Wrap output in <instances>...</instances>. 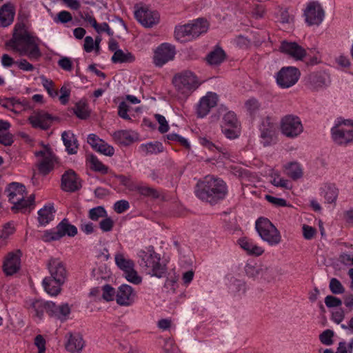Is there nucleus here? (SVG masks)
I'll list each match as a JSON object with an SVG mask.
<instances>
[{"instance_id":"1","label":"nucleus","mask_w":353,"mask_h":353,"mask_svg":"<svg viewBox=\"0 0 353 353\" xmlns=\"http://www.w3.org/2000/svg\"><path fill=\"white\" fill-rule=\"evenodd\" d=\"M40 39L29 32L23 23H17L12 38L6 46L21 56H27L32 61H37L42 56L39 44Z\"/></svg>"},{"instance_id":"2","label":"nucleus","mask_w":353,"mask_h":353,"mask_svg":"<svg viewBox=\"0 0 353 353\" xmlns=\"http://www.w3.org/2000/svg\"><path fill=\"white\" fill-rule=\"evenodd\" d=\"M194 192L199 199L214 204L225 197L228 188L222 179L208 175L198 181Z\"/></svg>"},{"instance_id":"3","label":"nucleus","mask_w":353,"mask_h":353,"mask_svg":"<svg viewBox=\"0 0 353 353\" xmlns=\"http://www.w3.org/2000/svg\"><path fill=\"white\" fill-rule=\"evenodd\" d=\"M176 97L185 101L200 85L197 77L191 71L176 74L172 79Z\"/></svg>"},{"instance_id":"4","label":"nucleus","mask_w":353,"mask_h":353,"mask_svg":"<svg viewBox=\"0 0 353 353\" xmlns=\"http://www.w3.org/2000/svg\"><path fill=\"white\" fill-rule=\"evenodd\" d=\"M139 263L141 266L145 268L151 276L162 278L165 276L166 268L160 263V256L154 252L152 246L140 250L138 253Z\"/></svg>"},{"instance_id":"5","label":"nucleus","mask_w":353,"mask_h":353,"mask_svg":"<svg viewBox=\"0 0 353 353\" xmlns=\"http://www.w3.org/2000/svg\"><path fill=\"white\" fill-rule=\"evenodd\" d=\"M208 28L209 24L207 20L199 18L191 23L176 26L174 30V37L178 41L185 42L205 33Z\"/></svg>"},{"instance_id":"6","label":"nucleus","mask_w":353,"mask_h":353,"mask_svg":"<svg viewBox=\"0 0 353 353\" xmlns=\"http://www.w3.org/2000/svg\"><path fill=\"white\" fill-rule=\"evenodd\" d=\"M6 191L9 201L13 204L11 209L14 212L25 211L32 205L34 199V196H30L29 199H25L26 187L20 183H10Z\"/></svg>"},{"instance_id":"7","label":"nucleus","mask_w":353,"mask_h":353,"mask_svg":"<svg viewBox=\"0 0 353 353\" xmlns=\"http://www.w3.org/2000/svg\"><path fill=\"white\" fill-rule=\"evenodd\" d=\"M330 133L332 140L337 145L346 147L353 144V120L338 121Z\"/></svg>"},{"instance_id":"8","label":"nucleus","mask_w":353,"mask_h":353,"mask_svg":"<svg viewBox=\"0 0 353 353\" xmlns=\"http://www.w3.org/2000/svg\"><path fill=\"white\" fill-rule=\"evenodd\" d=\"M255 227L260 237L270 245H276L281 241L280 232L267 218L258 219Z\"/></svg>"},{"instance_id":"9","label":"nucleus","mask_w":353,"mask_h":353,"mask_svg":"<svg viewBox=\"0 0 353 353\" xmlns=\"http://www.w3.org/2000/svg\"><path fill=\"white\" fill-rule=\"evenodd\" d=\"M281 131L288 138L298 137L303 132L301 119L293 114L284 116L281 120Z\"/></svg>"},{"instance_id":"10","label":"nucleus","mask_w":353,"mask_h":353,"mask_svg":"<svg viewBox=\"0 0 353 353\" xmlns=\"http://www.w3.org/2000/svg\"><path fill=\"white\" fill-rule=\"evenodd\" d=\"M300 74L295 67H283L276 74V83L282 88H290L298 81Z\"/></svg>"},{"instance_id":"11","label":"nucleus","mask_w":353,"mask_h":353,"mask_svg":"<svg viewBox=\"0 0 353 353\" xmlns=\"http://www.w3.org/2000/svg\"><path fill=\"white\" fill-rule=\"evenodd\" d=\"M35 154L42 158L38 164V169L44 175L48 174L58 162L57 157L48 146L45 145L43 150L37 152Z\"/></svg>"},{"instance_id":"12","label":"nucleus","mask_w":353,"mask_h":353,"mask_svg":"<svg viewBox=\"0 0 353 353\" xmlns=\"http://www.w3.org/2000/svg\"><path fill=\"white\" fill-rule=\"evenodd\" d=\"M57 117L52 116L45 110H35L28 117V121L34 128H39L41 130H48L54 121Z\"/></svg>"},{"instance_id":"13","label":"nucleus","mask_w":353,"mask_h":353,"mask_svg":"<svg viewBox=\"0 0 353 353\" xmlns=\"http://www.w3.org/2000/svg\"><path fill=\"white\" fill-rule=\"evenodd\" d=\"M239 122L234 112H227L223 117L221 131L228 139H234L238 137Z\"/></svg>"},{"instance_id":"14","label":"nucleus","mask_w":353,"mask_h":353,"mask_svg":"<svg viewBox=\"0 0 353 353\" xmlns=\"http://www.w3.org/2000/svg\"><path fill=\"white\" fill-rule=\"evenodd\" d=\"M176 54L175 47L170 43L161 44L155 50L154 55V63L161 67L170 61L173 60Z\"/></svg>"},{"instance_id":"15","label":"nucleus","mask_w":353,"mask_h":353,"mask_svg":"<svg viewBox=\"0 0 353 353\" xmlns=\"http://www.w3.org/2000/svg\"><path fill=\"white\" fill-rule=\"evenodd\" d=\"M136 19L144 27L151 28L159 23L160 15L158 12L147 7H141L134 12Z\"/></svg>"},{"instance_id":"16","label":"nucleus","mask_w":353,"mask_h":353,"mask_svg":"<svg viewBox=\"0 0 353 353\" xmlns=\"http://www.w3.org/2000/svg\"><path fill=\"white\" fill-rule=\"evenodd\" d=\"M304 16L309 26H318L323 19L324 11L317 1H312L307 3L304 10Z\"/></svg>"},{"instance_id":"17","label":"nucleus","mask_w":353,"mask_h":353,"mask_svg":"<svg viewBox=\"0 0 353 353\" xmlns=\"http://www.w3.org/2000/svg\"><path fill=\"white\" fill-rule=\"evenodd\" d=\"M47 269L52 278L58 279L65 282L68 271L65 264L59 258H50L46 263Z\"/></svg>"},{"instance_id":"18","label":"nucleus","mask_w":353,"mask_h":353,"mask_svg":"<svg viewBox=\"0 0 353 353\" xmlns=\"http://www.w3.org/2000/svg\"><path fill=\"white\" fill-rule=\"evenodd\" d=\"M307 85L313 91L326 88L330 83L329 75L324 72H313L307 77Z\"/></svg>"},{"instance_id":"19","label":"nucleus","mask_w":353,"mask_h":353,"mask_svg":"<svg viewBox=\"0 0 353 353\" xmlns=\"http://www.w3.org/2000/svg\"><path fill=\"white\" fill-rule=\"evenodd\" d=\"M81 187V181L74 171L67 170L61 177V188L65 192H75Z\"/></svg>"},{"instance_id":"20","label":"nucleus","mask_w":353,"mask_h":353,"mask_svg":"<svg viewBox=\"0 0 353 353\" xmlns=\"http://www.w3.org/2000/svg\"><path fill=\"white\" fill-rule=\"evenodd\" d=\"M135 296L136 294L131 286L123 284L118 288L116 301L119 305L130 306L134 303Z\"/></svg>"},{"instance_id":"21","label":"nucleus","mask_w":353,"mask_h":353,"mask_svg":"<svg viewBox=\"0 0 353 353\" xmlns=\"http://www.w3.org/2000/svg\"><path fill=\"white\" fill-rule=\"evenodd\" d=\"M21 253L20 250L9 253L5 258L3 269L6 275H12L20 268Z\"/></svg>"},{"instance_id":"22","label":"nucleus","mask_w":353,"mask_h":353,"mask_svg":"<svg viewBox=\"0 0 353 353\" xmlns=\"http://www.w3.org/2000/svg\"><path fill=\"white\" fill-rule=\"evenodd\" d=\"M280 49L281 52L290 55L295 60H302L307 54L306 50L295 42L283 41Z\"/></svg>"},{"instance_id":"23","label":"nucleus","mask_w":353,"mask_h":353,"mask_svg":"<svg viewBox=\"0 0 353 353\" xmlns=\"http://www.w3.org/2000/svg\"><path fill=\"white\" fill-rule=\"evenodd\" d=\"M218 96L215 93L208 92L202 97L197 108V113L199 117H203L207 115L210 109L216 105Z\"/></svg>"},{"instance_id":"24","label":"nucleus","mask_w":353,"mask_h":353,"mask_svg":"<svg viewBox=\"0 0 353 353\" xmlns=\"http://www.w3.org/2000/svg\"><path fill=\"white\" fill-rule=\"evenodd\" d=\"M47 312L50 316H54L61 321L65 320L70 313V308L68 304L57 305L54 303L48 302L46 304Z\"/></svg>"},{"instance_id":"25","label":"nucleus","mask_w":353,"mask_h":353,"mask_svg":"<svg viewBox=\"0 0 353 353\" xmlns=\"http://www.w3.org/2000/svg\"><path fill=\"white\" fill-rule=\"evenodd\" d=\"M65 348L70 352H79L84 347L85 342L82 336L79 333H68Z\"/></svg>"},{"instance_id":"26","label":"nucleus","mask_w":353,"mask_h":353,"mask_svg":"<svg viewBox=\"0 0 353 353\" xmlns=\"http://www.w3.org/2000/svg\"><path fill=\"white\" fill-rule=\"evenodd\" d=\"M65 281L57 278L47 276L43 279L42 284L45 291L51 296H57L61 292V287Z\"/></svg>"},{"instance_id":"27","label":"nucleus","mask_w":353,"mask_h":353,"mask_svg":"<svg viewBox=\"0 0 353 353\" xmlns=\"http://www.w3.org/2000/svg\"><path fill=\"white\" fill-rule=\"evenodd\" d=\"M15 10L10 3L4 4L0 8V25L2 27L9 26L14 21Z\"/></svg>"},{"instance_id":"28","label":"nucleus","mask_w":353,"mask_h":353,"mask_svg":"<svg viewBox=\"0 0 353 353\" xmlns=\"http://www.w3.org/2000/svg\"><path fill=\"white\" fill-rule=\"evenodd\" d=\"M114 141L122 145H129L137 139L136 134L130 130H118L112 134Z\"/></svg>"},{"instance_id":"29","label":"nucleus","mask_w":353,"mask_h":353,"mask_svg":"<svg viewBox=\"0 0 353 353\" xmlns=\"http://www.w3.org/2000/svg\"><path fill=\"white\" fill-rule=\"evenodd\" d=\"M133 191L137 192L141 196L154 199H159L161 196L158 190L150 187L143 182L137 183Z\"/></svg>"},{"instance_id":"30","label":"nucleus","mask_w":353,"mask_h":353,"mask_svg":"<svg viewBox=\"0 0 353 353\" xmlns=\"http://www.w3.org/2000/svg\"><path fill=\"white\" fill-rule=\"evenodd\" d=\"M239 244L242 249L245 250L248 254L255 255L256 256H261L264 252V249L254 243L251 240L247 238H241L239 240Z\"/></svg>"},{"instance_id":"31","label":"nucleus","mask_w":353,"mask_h":353,"mask_svg":"<svg viewBox=\"0 0 353 353\" xmlns=\"http://www.w3.org/2000/svg\"><path fill=\"white\" fill-rule=\"evenodd\" d=\"M60 237L64 236H74L77 234V228L76 226L70 223L69 221L63 219L56 227Z\"/></svg>"},{"instance_id":"32","label":"nucleus","mask_w":353,"mask_h":353,"mask_svg":"<svg viewBox=\"0 0 353 353\" xmlns=\"http://www.w3.org/2000/svg\"><path fill=\"white\" fill-rule=\"evenodd\" d=\"M62 140L68 154H74L77 152V141L74 135L70 132H63L61 134Z\"/></svg>"},{"instance_id":"33","label":"nucleus","mask_w":353,"mask_h":353,"mask_svg":"<svg viewBox=\"0 0 353 353\" xmlns=\"http://www.w3.org/2000/svg\"><path fill=\"white\" fill-rule=\"evenodd\" d=\"M55 210L52 205H45L38 212V221L42 225L48 224L54 219Z\"/></svg>"},{"instance_id":"34","label":"nucleus","mask_w":353,"mask_h":353,"mask_svg":"<svg viewBox=\"0 0 353 353\" xmlns=\"http://www.w3.org/2000/svg\"><path fill=\"white\" fill-rule=\"evenodd\" d=\"M284 168L286 174L294 181L301 179L303 175V168L297 162H290Z\"/></svg>"},{"instance_id":"35","label":"nucleus","mask_w":353,"mask_h":353,"mask_svg":"<svg viewBox=\"0 0 353 353\" xmlns=\"http://www.w3.org/2000/svg\"><path fill=\"white\" fill-rule=\"evenodd\" d=\"M266 271V266L261 264L247 263L245 266V272L246 275L253 279H259L260 274Z\"/></svg>"},{"instance_id":"36","label":"nucleus","mask_w":353,"mask_h":353,"mask_svg":"<svg viewBox=\"0 0 353 353\" xmlns=\"http://www.w3.org/2000/svg\"><path fill=\"white\" fill-rule=\"evenodd\" d=\"M113 63H132L135 60L134 56L130 52H124L122 50H117L114 52L111 58Z\"/></svg>"},{"instance_id":"37","label":"nucleus","mask_w":353,"mask_h":353,"mask_svg":"<svg viewBox=\"0 0 353 353\" xmlns=\"http://www.w3.org/2000/svg\"><path fill=\"white\" fill-rule=\"evenodd\" d=\"M261 143L264 146L270 145L272 142L274 134L275 128H272L271 125H261Z\"/></svg>"},{"instance_id":"38","label":"nucleus","mask_w":353,"mask_h":353,"mask_svg":"<svg viewBox=\"0 0 353 353\" xmlns=\"http://www.w3.org/2000/svg\"><path fill=\"white\" fill-rule=\"evenodd\" d=\"M115 263L117 265L125 272L132 270L134 268L133 261L126 259L123 254L119 253L115 255Z\"/></svg>"},{"instance_id":"39","label":"nucleus","mask_w":353,"mask_h":353,"mask_svg":"<svg viewBox=\"0 0 353 353\" xmlns=\"http://www.w3.org/2000/svg\"><path fill=\"white\" fill-rule=\"evenodd\" d=\"M88 161L91 170L100 172L103 174L108 172V167L99 161L96 156L90 155Z\"/></svg>"},{"instance_id":"40","label":"nucleus","mask_w":353,"mask_h":353,"mask_svg":"<svg viewBox=\"0 0 353 353\" xmlns=\"http://www.w3.org/2000/svg\"><path fill=\"white\" fill-rule=\"evenodd\" d=\"M141 150L145 154H157L163 152V148L160 142H150L146 144H142L141 145Z\"/></svg>"},{"instance_id":"41","label":"nucleus","mask_w":353,"mask_h":353,"mask_svg":"<svg viewBox=\"0 0 353 353\" xmlns=\"http://www.w3.org/2000/svg\"><path fill=\"white\" fill-rule=\"evenodd\" d=\"M224 57V51L221 48H216L208 55L207 61L211 65H217L223 61Z\"/></svg>"},{"instance_id":"42","label":"nucleus","mask_w":353,"mask_h":353,"mask_svg":"<svg viewBox=\"0 0 353 353\" xmlns=\"http://www.w3.org/2000/svg\"><path fill=\"white\" fill-rule=\"evenodd\" d=\"M322 193L326 202L332 203H335L338 197L339 190L334 185H328L325 188Z\"/></svg>"},{"instance_id":"43","label":"nucleus","mask_w":353,"mask_h":353,"mask_svg":"<svg viewBox=\"0 0 353 353\" xmlns=\"http://www.w3.org/2000/svg\"><path fill=\"white\" fill-rule=\"evenodd\" d=\"M73 111L75 115L81 119H85L90 115L86 103L81 101L75 104Z\"/></svg>"},{"instance_id":"44","label":"nucleus","mask_w":353,"mask_h":353,"mask_svg":"<svg viewBox=\"0 0 353 353\" xmlns=\"http://www.w3.org/2000/svg\"><path fill=\"white\" fill-rule=\"evenodd\" d=\"M15 228L13 223L8 222L6 223L0 231V244H3L4 241L14 234Z\"/></svg>"},{"instance_id":"45","label":"nucleus","mask_w":353,"mask_h":353,"mask_svg":"<svg viewBox=\"0 0 353 353\" xmlns=\"http://www.w3.org/2000/svg\"><path fill=\"white\" fill-rule=\"evenodd\" d=\"M245 107L250 115H255L259 110L261 105L257 99L251 98L245 101Z\"/></svg>"},{"instance_id":"46","label":"nucleus","mask_w":353,"mask_h":353,"mask_svg":"<svg viewBox=\"0 0 353 353\" xmlns=\"http://www.w3.org/2000/svg\"><path fill=\"white\" fill-rule=\"evenodd\" d=\"M95 150L108 157H112L114 153V148L108 144L103 140H102L101 142L98 144V146L96 148Z\"/></svg>"},{"instance_id":"47","label":"nucleus","mask_w":353,"mask_h":353,"mask_svg":"<svg viewBox=\"0 0 353 353\" xmlns=\"http://www.w3.org/2000/svg\"><path fill=\"white\" fill-rule=\"evenodd\" d=\"M330 290L335 294H343L345 292V288L341 283L335 278H332L330 281Z\"/></svg>"},{"instance_id":"48","label":"nucleus","mask_w":353,"mask_h":353,"mask_svg":"<svg viewBox=\"0 0 353 353\" xmlns=\"http://www.w3.org/2000/svg\"><path fill=\"white\" fill-rule=\"evenodd\" d=\"M106 211L104 208L98 206L91 209L89 212V217L93 221H97L99 218L105 216Z\"/></svg>"},{"instance_id":"49","label":"nucleus","mask_w":353,"mask_h":353,"mask_svg":"<svg viewBox=\"0 0 353 353\" xmlns=\"http://www.w3.org/2000/svg\"><path fill=\"white\" fill-rule=\"evenodd\" d=\"M42 85L48 92V94L52 97H56L58 92L54 88V83L52 80H49L45 77H42Z\"/></svg>"},{"instance_id":"50","label":"nucleus","mask_w":353,"mask_h":353,"mask_svg":"<svg viewBox=\"0 0 353 353\" xmlns=\"http://www.w3.org/2000/svg\"><path fill=\"white\" fill-rule=\"evenodd\" d=\"M166 138L168 141H175V142L180 143V145H183V147H185L186 148H190V144H189L188 141H187V139H185V138L181 137L180 135H179L177 134L170 133V134H167Z\"/></svg>"},{"instance_id":"51","label":"nucleus","mask_w":353,"mask_h":353,"mask_svg":"<svg viewBox=\"0 0 353 353\" xmlns=\"http://www.w3.org/2000/svg\"><path fill=\"white\" fill-rule=\"evenodd\" d=\"M124 274L125 279L133 284L138 285L142 281L141 277L138 275L137 272L134 268L132 270H129V272H126Z\"/></svg>"},{"instance_id":"52","label":"nucleus","mask_w":353,"mask_h":353,"mask_svg":"<svg viewBox=\"0 0 353 353\" xmlns=\"http://www.w3.org/2000/svg\"><path fill=\"white\" fill-rule=\"evenodd\" d=\"M102 290L103 299L106 301H111L114 299V296H116L114 289L110 285L107 284L103 286Z\"/></svg>"},{"instance_id":"53","label":"nucleus","mask_w":353,"mask_h":353,"mask_svg":"<svg viewBox=\"0 0 353 353\" xmlns=\"http://www.w3.org/2000/svg\"><path fill=\"white\" fill-rule=\"evenodd\" d=\"M116 177L119 180L122 185L125 186L129 191H133L137 183L132 181L130 176L117 175Z\"/></svg>"},{"instance_id":"54","label":"nucleus","mask_w":353,"mask_h":353,"mask_svg":"<svg viewBox=\"0 0 353 353\" xmlns=\"http://www.w3.org/2000/svg\"><path fill=\"white\" fill-rule=\"evenodd\" d=\"M333 331H332L331 330H326L320 334L319 339L323 344L326 345H330L333 343Z\"/></svg>"},{"instance_id":"55","label":"nucleus","mask_w":353,"mask_h":353,"mask_svg":"<svg viewBox=\"0 0 353 353\" xmlns=\"http://www.w3.org/2000/svg\"><path fill=\"white\" fill-rule=\"evenodd\" d=\"M265 8L261 4H254L252 8V14L256 19H262L265 14Z\"/></svg>"},{"instance_id":"56","label":"nucleus","mask_w":353,"mask_h":353,"mask_svg":"<svg viewBox=\"0 0 353 353\" xmlns=\"http://www.w3.org/2000/svg\"><path fill=\"white\" fill-rule=\"evenodd\" d=\"M30 310H32V313L34 315L41 318L43 315V303L40 301H34L32 303L30 306Z\"/></svg>"},{"instance_id":"57","label":"nucleus","mask_w":353,"mask_h":353,"mask_svg":"<svg viewBox=\"0 0 353 353\" xmlns=\"http://www.w3.org/2000/svg\"><path fill=\"white\" fill-rule=\"evenodd\" d=\"M72 19V14L68 11L63 10L57 14V17L54 19V21L56 23H65L70 21Z\"/></svg>"},{"instance_id":"58","label":"nucleus","mask_w":353,"mask_h":353,"mask_svg":"<svg viewBox=\"0 0 353 353\" xmlns=\"http://www.w3.org/2000/svg\"><path fill=\"white\" fill-rule=\"evenodd\" d=\"M325 303L327 307H336L342 305V301L339 298L332 295H327L325 298Z\"/></svg>"},{"instance_id":"59","label":"nucleus","mask_w":353,"mask_h":353,"mask_svg":"<svg viewBox=\"0 0 353 353\" xmlns=\"http://www.w3.org/2000/svg\"><path fill=\"white\" fill-rule=\"evenodd\" d=\"M154 117L159 123V131L161 133L168 132L169 130V125L165 117L159 114H156Z\"/></svg>"},{"instance_id":"60","label":"nucleus","mask_w":353,"mask_h":353,"mask_svg":"<svg viewBox=\"0 0 353 353\" xmlns=\"http://www.w3.org/2000/svg\"><path fill=\"white\" fill-rule=\"evenodd\" d=\"M44 241H56L61 239L59 234H58V231L57 228L55 230H46L42 237Z\"/></svg>"},{"instance_id":"61","label":"nucleus","mask_w":353,"mask_h":353,"mask_svg":"<svg viewBox=\"0 0 353 353\" xmlns=\"http://www.w3.org/2000/svg\"><path fill=\"white\" fill-rule=\"evenodd\" d=\"M130 208V204L126 200H120L114 205V210L116 212L121 214Z\"/></svg>"},{"instance_id":"62","label":"nucleus","mask_w":353,"mask_h":353,"mask_svg":"<svg viewBox=\"0 0 353 353\" xmlns=\"http://www.w3.org/2000/svg\"><path fill=\"white\" fill-rule=\"evenodd\" d=\"M303 236L306 240L312 239L316 234V230L308 225H303Z\"/></svg>"},{"instance_id":"63","label":"nucleus","mask_w":353,"mask_h":353,"mask_svg":"<svg viewBox=\"0 0 353 353\" xmlns=\"http://www.w3.org/2000/svg\"><path fill=\"white\" fill-rule=\"evenodd\" d=\"M114 226V221L110 217H106L101 220L99 223V228L103 232H107L112 230Z\"/></svg>"},{"instance_id":"64","label":"nucleus","mask_w":353,"mask_h":353,"mask_svg":"<svg viewBox=\"0 0 353 353\" xmlns=\"http://www.w3.org/2000/svg\"><path fill=\"white\" fill-rule=\"evenodd\" d=\"M60 93L59 101L61 104L65 105L69 101L70 89L66 85H63L60 89Z\"/></svg>"}]
</instances>
